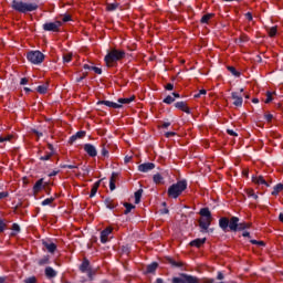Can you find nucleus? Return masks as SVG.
Here are the masks:
<instances>
[{"label": "nucleus", "instance_id": "64", "mask_svg": "<svg viewBox=\"0 0 283 283\" xmlns=\"http://www.w3.org/2000/svg\"><path fill=\"white\" fill-rule=\"evenodd\" d=\"M116 176H118V174H116V172H113V174H112L111 180H113V182H115Z\"/></svg>", "mask_w": 283, "mask_h": 283}, {"label": "nucleus", "instance_id": "45", "mask_svg": "<svg viewBox=\"0 0 283 283\" xmlns=\"http://www.w3.org/2000/svg\"><path fill=\"white\" fill-rule=\"evenodd\" d=\"M62 167L63 169H78V166H75V165H64Z\"/></svg>", "mask_w": 283, "mask_h": 283}, {"label": "nucleus", "instance_id": "7", "mask_svg": "<svg viewBox=\"0 0 283 283\" xmlns=\"http://www.w3.org/2000/svg\"><path fill=\"white\" fill-rule=\"evenodd\" d=\"M172 283H199L198 277L181 273L179 276L172 277Z\"/></svg>", "mask_w": 283, "mask_h": 283}, {"label": "nucleus", "instance_id": "26", "mask_svg": "<svg viewBox=\"0 0 283 283\" xmlns=\"http://www.w3.org/2000/svg\"><path fill=\"white\" fill-rule=\"evenodd\" d=\"M281 191H283V184H279L273 188L272 196H277Z\"/></svg>", "mask_w": 283, "mask_h": 283}, {"label": "nucleus", "instance_id": "34", "mask_svg": "<svg viewBox=\"0 0 283 283\" xmlns=\"http://www.w3.org/2000/svg\"><path fill=\"white\" fill-rule=\"evenodd\" d=\"M124 207H125V211L124 213L127 216V213H130L132 212V209H135V206L132 205V203H124Z\"/></svg>", "mask_w": 283, "mask_h": 283}, {"label": "nucleus", "instance_id": "13", "mask_svg": "<svg viewBox=\"0 0 283 283\" xmlns=\"http://www.w3.org/2000/svg\"><path fill=\"white\" fill-rule=\"evenodd\" d=\"M82 273H87L88 277H92V270L90 269V261L84 260L80 266Z\"/></svg>", "mask_w": 283, "mask_h": 283}, {"label": "nucleus", "instance_id": "3", "mask_svg": "<svg viewBox=\"0 0 283 283\" xmlns=\"http://www.w3.org/2000/svg\"><path fill=\"white\" fill-rule=\"evenodd\" d=\"M122 59H125V51L113 49L111 52L107 53L104 61L107 65V67H112L116 61H122Z\"/></svg>", "mask_w": 283, "mask_h": 283}, {"label": "nucleus", "instance_id": "23", "mask_svg": "<svg viewBox=\"0 0 283 283\" xmlns=\"http://www.w3.org/2000/svg\"><path fill=\"white\" fill-rule=\"evenodd\" d=\"M156 269H158V263L154 262L147 265L146 273H156Z\"/></svg>", "mask_w": 283, "mask_h": 283}, {"label": "nucleus", "instance_id": "9", "mask_svg": "<svg viewBox=\"0 0 283 283\" xmlns=\"http://www.w3.org/2000/svg\"><path fill=\"white\" fill-rule=\"evenodd\" d=\"M231 98L233 101V105L235 107H242V103H243V99H242V94L238 93V92H232L231 93Z\"/></svg>", "mask_w": 283, "mask_h": 283}, {"label": "nucleus", "instance_id": "16", "mask_svg": "<svg viewBox=\"0 0 283 283\" xmlns=\"http://www.w3.org/2000/svg\"><path fill=\"white\" fill-rule=\"evenodd\" d=\"M42 244H43V247L46 248L49 253H54L56 251V244H54L53 242L43 241Z\"/></svg>", "mask_w": 283, "mask_h": 283}, {"label": "nucleus", "instance_id": "4", "mask_svg": "<svg viewBox=\"0 0 283 283\" xmlns=\"http://www.w3.org/2000/svg\"><path fill=\"white\" fill-rule=\"evenodd\" d=\"M199 213L202 217L199 220V227L202 229V231H207V229L211 227V211L209 208H202Z\"/></svg>", "mask_w": 283, "mask_h": 283}, {"label": "nucleus", "instance_id": "58", "mask_svg": "<svg viewBox=\"0 0 283 283\" xmlns=\"http://www.w3.org/2000/svg\"><path fill=\"white\" fill-rule=\"evenodd\" d=\"M32 132H33V134H35L38 136V138H41V136H43V133H41L36 129H33Z\"/></svg>", "mask_w": 283, "mask_h": 283}, {"label": "nucleus", "instance_id": "24", "mask_svg": "<svg viewBox=\"0 0 283 283\" xmlns=\"http://www.w3.org/2000/svg\"><path fill=\"white\" fill-rule=\"evenodd\" d=\"M143 198V189L135 192V205H140V199Z\"/></svg>", "mask_w": 283, "mask_h": 283}, {"label": "nucleus", "instance_id": "30", "mask_svg": "<svg viewBox=\"0 0 283 283\" xmlns=\"http://www.w3.org/2000/svg\"><path fill=\"white\" fill-rule=\"evenodd\" d=\"M132 101H134V97H129V98H119L118 103L119 105H129V103H132Z\"/></svg>", "mask_w": 283, "mask_h": 283}, {"label": "nucleus", "instance_id": "33", "mask_svg": "<svg viewBox=\"0 0 283 283\" xmlns=\"http://www.w3.org/2000/svg\"><path fill=\"white\" fill-rule=\"evenodd\" d=\"M153 180L156 185H160V182H163V176L160 174H156L154 175Z\"/></svg>", "mask_w": 283, "mask_h": 283}, {"label": "nucleus", "instance_id": "49", "mask_svg": "<svg viewBox=\"0 0 283 283\" xmlns=\"http://www.w3.org/2000/svg\"><path fill=\"white\" fill-rule=\"evenodd\" d=\"M3 231H6V222L0 220V233H3Z\"/></svg>", "mask_w": 283, "mask_h": 283}, {"label": "nucleus", "instance_id": "56", "mask_svg": "<svg viewBox=\"0 0 283 283\" xmlns=\"http://www.w3.org/2000/svg\"><path fill=\"white\" fill-rule=\"evenodd\" d=\"M245 18L248 21H253V14H251V12L245 13Z\"/></svg>", "mask_w": 283, "mask_h": 283}, {"label": "nucleus", "instance_id": "55", "mask_svg": "<svg viewBox=\"0 0 283 283\" xmlns=\"http://www.w3.org/2000/svg\"><path fill=\"white\" fill-rule=\"evenodd\" d=\"M50 158H52V154H48L45 156H42L40 159H42V160H50Z\"/></svg>", "mask_w": 283, "mask_h": 283}, {"label": "nucleus", "instance_id": "41", "mask_svg": "<svg viewBox=\"0 0 283 283\" xmlns=\"http://www.w3.org/2000/svg\"><path fill=\"white\" fill-rule=\"evenodd\" d=\"M52 202H54V198H48L42 201V206L46 207L48 205H52Z\"/></svg>", "mask_w": 283, "mask_h": 283}, {"label": "nucleus", "instance_id": "8", "mask_svg": "<svg viewBox=\"0 0 283 283\" xmlns=\"http://www.w3.org/2000/svg\"><path fill=\"white\" fill-rule=\"evenodd\" d=\"M59 28H61V21L43 24V30H45V32H57Z\"/></svg>", "mask_w": 283, "mask_h": 283}, {"label": "nucleus", "instance_id": "51", "mask_svg": "<svg viewBox=\"0 0 283 283\" xmlns=\"http://www.w3.org/2000/svg\"><path fill=\"white\" fill-rule=\"evenodd\" d=\"M62 21H63V23H67V21H72V17L63 15Z\"/></svg>", "mask_w": 283, "mask_h": 283}, {"label": "nucleus", "instance_id": "21", "mask_svg": "<svg viewBox=\"0 0 283 283\" xmlns=\"http://www.w3.org/2000/svg\"><path fill=\"white\" fill-rule=\"evenodd\" d=\"M43 189V179H39L33 186L34 193H39Z\"/></svg>", "mask_w": 283, "mask_h": 283}, {"label": "nucleus", "instance_id": "28", "mask_svg": "<svg viewBox=\"0 0 283 283\" xmlns=\"http://www.w3.org/2000/svg\"><path fill=\"white\" fill-rule=\"evenodd\" d=\"M244 229H251V223H248V222L239 223L238 231H244Z\"/></svg>", "mask_w": 283, "mask_h": 283}, {"label": "nucleus", "instance_id": "44", "mask_svg": "<svg viewBox=\"0 0 283 283\" xmlns=\"http://www.w3.org/2000/svg\"><path fill=\"white\" fill-rule=\"evenodd\" d=\"M24 283H36V277L34 276L28 277L27 280H24Z\"/></svg>", "mask_w": 283, "mask_h": 283}, {"label": "nucleus", "instance_id": "42", "mask_svg": "<svg viewBox=\"0 0 283 283\" xmlns=\"http://www.w3.org/2000/svg\"><path fill=\"white\" fill-rule=\"evenodd\" d=\"M271 101H273V93L268 92V93H266L265 103L269 104V103H271Z\"/></svg>", "mask_w": 283, "mask_h": 283}, {"label": "nucleus", "instance_id": "60", "mask_svg": "<svg viewBox=\"0 0 283 283\" xmlns=\"http://www.w3.org/2000/svg\"><path fill=\"white\" fill-rule=\"evenodd\" d=\"M20 85H28V78L27 77L21 78Z\"/></svg>", "mask_w": 283, "mask_h": 283}, {"label": "nucleus", "instance_id": "50", "mask_svg": "<svg viewBox=\"0 0 283 283\" xmlns=\"http://www.w3.org/2000/svg\"><path fill=\"white\" fill-rule=\"evenodd\" d=\"M92 70L93 72H95V74H103V70H101L99 67L93 66Z\"/></svg>", "mask_w": 283, "mask_h": 283}, {"label": "nucleus", "instance_id": "32", "mask_svg": "<svg viewBox=\"0 0 283 283\" xmlns=\"http://www.w3.org/2000/svg\"><path fill=\"white\" fill-rule=\"evenodd\" d=\"M245 193L248 198H253L254 200H258V195H255V191H253V189H248Z\"/></svg>", "mask_w": 283, "mask_h": 283}, {"label": "nucleus", "instance_id": "48", "mask_svg": "<svg viewBox=\"0 0 283 283\" xmlns=\"http://www.w3.org/2000/svg\"><path fill=\"white\" fill-rule=\"evenodd\" d=\"M102 156H104V157L109 156V150H107V148H105V146L102 148Z\"/></svg>", "mask_w": 283, "mask_h": 283}, {"label": "nucleus", "instance_id": "59", "mask_svg": "<svg viewBox=\"0 0 283 283\" xmlns=\"http://www.w3.org/2000/svg\"><path fill=\"white\" fill-rule=\"evenodd\" d=\"M166 138H171V136H176V133L174 132H168L165 134Z\"/></svg>", "mask_w": 283, "mask_h": 283}, {"label": "nucleus", "instance_id": "1", "mask_svg": "<svg viewBox=\"0 0 283 283\" xmlns=\"http://www.w3.org/2000/svg\"><path fill=\"white\" fill-rule=\"evenodd\" d=\"M11 8L15 10V12H20L25 14L28 12H34V10H39V4L36 3H28L21 0H13L11 2Z\"/></svg>", "mask_w": 283, "mask_h": 283}, {"label": "nucleus", "instance_id": "2", "mask_svg": "<svg viewBox=\"0 0 283 283\" xmlns=\"http://www.w3.org/2000/svg\"><path fill=\"white\" fill-rule=\"evenodd\" d=\"M239 224H240V218L238 217H231L230 220L223 217L219 220L220 229H222V231H226V232L228 231V229L234 232L238 231Z\"/></svg>", "mask_w": 283, "mask_h": 283}, {"label": "nucleus", "instance_id": "27", "mask_svg": "<svg viewBox=\"0 0 283 283\" xmlns=\"http://www.w3.org/2000/svg\"><path fill=\"white\" fill-rule=\"evenodd\" d=\"M213 19V13H207L201 18V23H209Z\"/></svg>", "mask_w": 283, "mask_h": 283}, {"label": "nucleus", "instance_id": "31", "mask_svg": "<svg viewBox=\"0 0 283 283\" xmlns=\"http://www.w3.org/2000/svg\"><path fill=\"white\" fill-rule=\"evenodd\" d=\"M45 264H50V256H43L42 259L39 260L40 266H45Z\"/></svg>", "mask_w": 283, "mask_h": 283}, {"label": "nucleus", "instance_id": "22", "mask_svg": "<svg viewBox=\"0 0 283 283\" xmlns=\"http://www.w3.org/2000/svg\"><path fill=\"white\" fill-rule=\"evenodd\" d=\"M99 187H101V180L93 185V187L91 189L90 198H94V196H96Z\"/></svg>", "mask_w": 283, "mask_h": 283}, {"label": "nucleus", "instance_id": "11", "mask_svg": "<svg viewBox=\"0 0 283 283\" xmlns=\"http://www.w3.org/2000/svg\"><path fill=\"white\" fill-rule=\"evenodd\" d=\"M151 169H156V164L145 163L138 166V171H142L143 174H147V171H151Z\"/></svg>", "mask_w": 283, "mask_h": 283}, {"label": "nucleus", "instance_id": "5", "mask_svg": "<svg viewBox=\"0 0 283 283\" xmlns=\"http://www.w3.org/2000/svg\"><path fill=\"white\" fill-rule=\"evenodd\" d=\"M185 189H187V181L186 180L178 181L177 184L169 187L168 196L169 198L176 199L178 198V196H180V193H182V191H185Z\"/></svg>", "mask_w": 283, "mask_h": 283}, {"label": "nucleus", "instance_id": "35", "mask_svg": "<svg viewBox=\"0 0 283 283\" xmlns=\"http://www.w3.org/2000/svg\"><path fill=\"white\" fill-rule=\"evenodd\" d=\"M105 203H106L107 209H114L116 207V203H114V201L111 199H106Z\"/></svg>", "mask_w": 283, "mask_h": 283}, {"label": "nucleus", "instance_id": "43", "mask_svg": "<svg viewBox=\"0 0 283 283\" xmlns=\"http://www.w3.org/2000/svg\"><path fill=\"white\" fill-rule=\"evenodd\" d=\"M207 94V90H200L198 94L195 95V98H200V96H205Z\"/></svg>", "mask_w": 283, "mask_h": 283}, {"label": "nucleus", "instance_id": "52", "mask_svg": "<svg viewBox=\"0 0 283 283\" xmlns=\"http://www.w3.org/2000/svg\"><path fill=\"white\" fill-rule=\"evenodd\" d=\"M265 120H268V123H271L273 120V114H266Z\"/></svg>", "mask_w": 283, "mask_h": 283}, {"label": "nucleus", "instance_id": "47", "mask_svg": "<svg viewBox=\"0 0 283 283\" xmlns=\"http://www.w3.org/2000/svg\"><path fill=\"white\" fill-rule=\"evenodd\" d=\"M109 189H111V191H114V189H116V184H115L114 179L109 180Z\"/></svg>", "mask_w": 283, "mask_h": 283}, {"label": "nucleus", "instance_id": "12", "mask_svg": "<svg viewBox=\"0 0 283 283\" xmlns=\"http://www.w3.org/2000/svg\"><path fill=\"white\" fill-rule=\"evenodd\" d=\"M84 151L91 156V158H95V156H98V151L96 150V147L92 144H85L84 145Z\"/></svg>", "mask_w": 283, "mask_h": 283}, {"label": "nucleus", "instance_id": "61", "mask_svg": "<svg viewBox=\"0 0 283 283\" xmlns=\"http://www.w3.org/2000/svg\"><path fill=\"white\" fill-rule=\"evenodd\" d=\"M240 41H241L242 43H245V41H249V36H247V35H241Z\"/></svg>", "mask_w": 283, "mask_h": 283}, {"label": "nucleus", "instance_id": "10", "mask_svg": "<svg viewBox=\"0 0 283 283\" xmlns=\"http://www.w3.org/2000/svg\"><path fill=\"white\" fill-rule=\"evenodd\" d=\"M112 231H114V229L108 227V228L104 229L101 232V242H102V244H106V242H108L109 235H112Z\"/></svg>", "mask_w": 283, "mask_h": 283}, {"label": "nucleus", "instance_id": "15", "mask_svg": "<svg viewBox=\"0 0 283 283\" xmlns=\"http://www.w3.org/2000/svg\"><path fill=\"white\" fill-rule=\"evenodd\" d=\"M175 107H177V109H181V112H185L186 114H191V111L187 107V103L185 102H177Z\"/></svg>", "mask_w": 283, "mask_h": 283}, {"label": "nucleus", "instance_id": "53", "mask_svg": "<svg viewBox=\"0 0 283 283\" xmlns=\"http://www.w3.org/2000/svg\"><path fill=\"white\" fill-rule=\"evenodd\" d=\"M8 191L0 192V200H3V198H8Z\"/></svg>", "mask_w": 283, "mask_h": 283}, {"label": "nucleus", "instance_id": "57", "mask_svg": "<svg viewBox=\"0 0 283 283\" xmlns=\"http://www.w3.org/2000/svg\"><path fill=\"white\" fill-rule=\"evenodd\" d=\"M227 132L229 136H238V133H235L233 129H228Z\"/></svg>", "mask_w": 283, "mask_h": 283}, {"label": "nucleus", "instance_id": "14", "mask_svg": "<svg viewBox=\"0 0 283 283\" xmlns=\"http://www.w3.org/2000/svg\"><path fill=\"white\" fill-rule=\"evenodd\" d=\"M98 105H106V107H113V109H120V107H123V105L111 101H101Z\"/></svg>", "mask_w": 283, "mask_h": 283}, {"label": "nucleus", "instance_id": "18", "mask_svg": "<svg viewBox=\"0 0 283 283\" xmlns=\"http://www.w3.org/2000/svg\"><path fill=\"white\" fill-rule=\"evenodd\" d=\"M84 136H85V132H83V130L77 132L75 135H73V136L70 138L71 145H72L73 143H76V140H78V138H84Z\"/></svg>", "mask_w": 283, "mask_h": 283}, {"label": "nucleus", "instance_id": "39", "mask_svg": "<svg viewBox=\"0 0 283 283\" xmlns=\"http://www.w3.org/2000/svg\"><path fill=\"white\" fill-rule=\"evenodd\" d=\"M228 70L231 72L233 76H240V72L235 70L233 66H228Z\"/></svg>", "mask_w": 283, "mask_h": 283}, {"label": "nucleus", "instance_id": "19", "mask_svg": "<svg viewBox=\"0 0 283 283\" xmlns=\"http://www.w3.org/2000/svg\"><path fill=\"white\" fill-rule=\"evenodd\" d=\"M252 182H254L255 185H265L266 187H269V185L266 184V180L262 176L252 177Z\"/></svg>", "mask_w": 283, "mask_h": 283}, {"label": "nucleus", "instance_id": "62", "mask_svg": "<svg viewBox=\"0 0 283 283\" xmlns=\"http://www.w3.org/2000/svg\"><path fill=\"white\" fill-rule=\"evenodd\" d=\"M166 90H168L169 92H171V90H174V84L169 83L166 85Z\"/></svg>", "mask_w": 283, "mask_h": 283}, {"label": "nucleus", "instance_id": "63", "mask_svg": "<svg viewBox=\"0 0 283 283\" xmlns=\"http://www.w3.org/2000/svg\"><path fill=\"white\" fill-rule=\"evenodd\" d=\"M217 280H224V274H222V272H219Z\"/></svg>", "mask_w": 283, "mask_h": 283}, {"label": "nucleus", "instance_id": "6", "mask_svg": "<svg viewBox=\"0 0 283 283\" xmlns=\"http://www.w3.org/2000/svg\"><path fill=\"white\" fill-rule=\"evenodd\" d=\"M27 59L30 63H33V65H39L44 61L45 55L41 53V51H31L28 53Z\"/></svg>", "mask_w": 283, "mask_h": 283}, {"label": "nucleus", "instance_id": "54", "mask_svg": "<svg viewBox=\"0 0 283 283\" xmlns=\"http://www.w3.org/2000/svg\"><path fill=\"white\" fill-rule=\"evenodd\" d=\"M169 262H170V264H171V266H181V264L180 263H178V262H176V261H174V260H169Z\"/></svg>", "mask_w": 283, "mask_h": 283}, {"label": "nucleus", "instance_id": "29", "mask_svg": "<svg viewBox=\"0 0 283 283\" xmlns=\"http://www.w3.org/2000/svg\"><path fill=\"white\" fill-rule=\"evenodd\" d=\"M269 36L273 38L277 34V27H272L268 29Z\"/></svg>", "mask_w": 283, "mask_h": 283}, {"label": "nucleus", "instance_id": "37", "mask_svg": "<svg viewBox=\"0 0 283 283\" xmlns=\"http://www.w3.org/2000/svg\"><path fill=\"white\" fill-rule=\"evenodd\" d=\"M174 101H176V98L171 95H168L165 99L164 103H166L167 105H171V103H174Z\"/></svg>", "mask_w": 283, "mask_h": 283}, {"label": "nucleus", "instance_id": "25", "mask_svg": "<svg viewBox=\"0 0 283 283\" xmlns=\"http://www.w3.org/2000/svg\"><path fill=\"white\" fill-rule=\"evenodd\" d=\"M117 8H118V2L107 3L106 4V10L108 12H114V10H117Z\"/></svg>", "mask_w": 283, "mask_h": 283}, {"label": "nucleus", "instance_id": "36", "mask_svg": "<svg viewBox=\"0 0 283 283\" xmlns=\"http://www.w3.org/2000/svg\"><path fill=\"white\" fill-rule=\"evenodd\" d=\"M12 140V135L0 136V143H8Z\"/></svg>", "mask_w": 283, "mask_h": 283}, {"label": "nucleus", "instance_id": "46", "mask_svg": "<svg viewBox=\"0 0 283 283\" xmlns=\"http://www.w3.org/2000/svg\"><path fill=\"white\" fill-rule=\"evenodd\" d=\"M12 231H15V233H19V231H21V227H19L17 223H13Z\"/></svg>", "mask_w": 283, "mask_h": 283}, {"label": "nucleus", "instance_id": "17", "mask_svg": "<svg viewBox=\"0 0 283 283\" xmlns=\"http://www.w3.org/2000/svg\"><path fill=\"white\" fill-rule=\"evenodd\" d=\"M205 242H207V239H195L190 242V247H197V249H200V247H202V244H205Z\"/></svg>", "mask_w": 283, "mask_h": 283}, {"label": "nucleus", "instance_id": "40", "mask_svg": "<svg viewBox=\"0 0 283 283\" xmlns=\"http://www.w3.org/2000/svg\"><path fill=\"white\" fill-rule=\"evenodd\" d=\"M38 92L39 94H45V92H48V86L45 85L38 86Z\"/></svg>", "mask_w": 283, "mask_h": 283}, {"label": "nucleus", "instance_id": "38", "mask_svg": "<svg viewBox=\"0 0 283 283\" xmlns=\"http://www.w3.org/2000/svg\"><path fill=\"white\" fill-rule=\"evenodd\" d=\"M72 61V53H66L63 55V63H70Z\"/></svg>", "mask_w": 283, "mask_h": 283}, {"label": "nucleus", "instance_id": "20", "mask_svg": "<svg viewBox=\"0 0 283 283\" xmlns=\"http://www.w3.org/2000/svg\"><path fill=\"white\" fill-rule=\"evenodd\" d=\"M45 275L49 279L56 277V271L51 266L45 268Z\"/></svg>", "mask_w": 283, "mask_h": 283}]
</instances>
